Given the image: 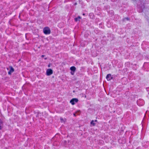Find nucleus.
Listing matches in <instances>:
<instances>
[{"label": "nucleus", "instance_id": "nucleus-12", "mask_svg": "<svg viewBox=\"0 0 149 149\" xmlns=\"http://www.w3.org/2000/svg\"><path fill=\"white\" fill-rule=\"evenodd\" d=\"M91 124L92 125H93V126H95V123L94 121V120H92L91 121Z\"/></svg>", "mask_w": 149, "mask_h": 149}, {"label": "nucleus", "instance_id": "nucleus-4", "mask_svg": "<svg viewBox=\"0 0 149 149\" xmlns=\"http://www.w3.org/2000/svg\"><path fill=\"white\" fill-rule=\"evenodd\" d=\"M137 103L139 106H141L144 104V102L143 100H140L137 101Z\"/></svg>", "mask_w": 149, "mask_h": 149}, {"label": "nucleus", "instance_id": "nucleus-14", "mask_svg": "<svg viewBox=\"0 0 149 149\" xmlns=\"http://www.w3.org/2000/svg\"><path fill=\"white\" fill-rule=\"evenodd\" d=\"M3 123V121L2 120L0 119V124H2Z\"/></svg>", "mask_w": 149, "mask_h": 149}, {"label": "nucleus", "instance_id": "nucleus-22", "mask_svg": "<svg viewBox=\"0 0 149 149\" xmlns=\"http://www.w3.org/2000/svg\"><path fill=\"white\" fill-rule=\"evenodd\" d=\"M83 15H85V14L83 13Z\"/></svg>", "mask_w": 149, "mask_h": 149}, {"label": "nucleus", "instance_id": "nucleus-9", "mask_svg": "<svg viewBox=\"0 0 149 149\" xmlns=\"http://www.w3.org/2000/svg\"><path fill=\"white\" fill-rule=\"evenodd\" d=\"M144 6L143 5L140 8V9L139 10V6H138V10L139 11V12H141L143 11V9L144 8Z\"/></svg>", "mask_w": 149, "mask_h": 149}, {"label": "nucleus", "instance_id": "nucleus-8", "mask_svg": "<svg viewBox=\"0 0 149 149\" xmlns=\"http://www.w3.org/2000/svg\"><path fill=\"white\" fill-rule=\"evenodd\" d=\"M143 66L144 68L147 67L148 69L146 71H149V63H145Z\"/></svg>", "mask_w": 149, "mask_h": 149}, {"label": "nucleus", "instance_id": "nucleus-15", "mask_svg": "<svg viewBox=\"0 0 149 149\" xmlns=\"http://www.w3.org/2000/svg\"><path fill=\"white\" fill-rule=\"evenodd\" d=\"M50 66V64H49L48 65V67H49Z\"/></svg>", "mask_w": 149, "mask_h": 149}, {"label": "nucleus", "instance_id": "nucleus-18", "mask_svg": "<svg viewBox=\"0 0 149 149\" xmlns=\"http://www.w3.org/2000/svg\"><path fill=\"white\" fill-rule=\"evenodd\" d=\"M74 116H76V114L75 113H74Z\"/></svg>", "mask_w": 149, "mask_h": 149}, {"label": "nucleus", "instance_id": "nucleus-5", "mask_svg": "<svg viewBox=\"0 0 149 149\" xmlns=\"http://www.w3.org/2000/svg\"><path fill=\"white\" fill-rule=\"evenodd\" d=\"M53 73L52 70L50 69H48L46 71V74L48 76L52 74Z\"/></svg>", "mask_w": 149, "mask_h": 149}, {"label": "nucleus", "instance_id": "nucleus-21", "mask_svg": "<svg viewBox=\"0 0 149 149\" xmlns=\"http://www.w3.org/2000/svg\"><path fill=\"white\" fill-rule=\"evenodd\" d=\"M47 59V58H45V60H46Z\"/></svg>", "mask_w": 149, "mask_h": 149}, {"label": "nucleus", "instance_id": "nucleus-11", "mask_svg": "<svg viewBox=\"0 0 149 149\" xmlns=\"http://www.w3.org/2000/svg\"><path fill=\"white\" fill-rule=\"evenodd\" d=\"M89 15L90 16V17L91 18H93L94 15H93V14L91 13L89 14Z\"/></svg>", "mask_w": 149, "mask_h": 149}, {"label": "nucleus", "instance_id": "nucleus-2", "mask_svg": "<svg viewBox=\"0 0 149 149\" xmlns=\"http://www.w3.org/2000/svg\"><path fill=\"white\" fill-rule=\"evenodd\" d=\"M78 101V100L77 99L74 98L71 99L70 101V102L72 104L74 105L75 104V103H77Z\"/></svg>", "mask_w": 149, "mask_h": 149}, {"label": "nucleus", "instance_id": "nucleus-7", "mask_svg": "<svg viewBox=\"0 0 149 149\" xmlns=\"http://www.w3.org/2000/svg\"><path fill=\"white\" fill-rule=\"evenodd\" d=\"M106 78L108 81H110L112 77L111 74H108L107 75Z\"/></svg>", "mask_w": 149, "mask_h": 149}, {"label": "nucleus", "instance_id": "nucleus-19", "mask_svg": "<svg viewBox=\"0 0 149 149\" xmlns=\"http://www.w3.org/2000/svg\"><path fill=\"white\" fill-rule=\"evenodd\" d=\"M119 109H120V110H121H121L120 109H119V108L118 109H117V110L118 111V110H119Z\"/></svg>", "mask_w": 149, "mask_h": 149}, {"label": "nucleus", "instance_id": "nucleus-3", "mask_svg": "<svg viewBox=\"0 0 149 149\" xmlns=\"http://www.w3.org/2000/svg\"><path fill=\"white\" fill-rule=\"evenodd\" d=\"M70 69L71 70L70 72L71 74L72 75H73L76 71V68L74 66H72L70 68Z\"/></svg>", "mask_w": 149, "mask_h": 149}, {"label": "nucleus", "instance_id": "nucleus-16", "mask_svg": "<svg viewBox=\"0 0 149 149\" xmlns=\"http://www.w3.org/2000/svg\"><path fill=\"white\" fill-rule=\"evenodd\" d=\"M44 56H44V55H42L41 56V57H44Z\"/></svg>", "mask_w": 149, "mask_h": 149}, {"label": "nucleus", "instance_id": "nucleus-13", "mask_svg": "<svg viewBox=\"0 0 149 149\" xmlns=\"http://www.w3.org/2000/svg\"><path fill=\"white\" fill-rule=\"evenodd\" d=\"M129 19L128 17H125V18L123 19V20L124 21H125V20H129Z\"/></svg>", "mask_w": 149, "mask_h": 149}, {"label": "nucleus", "instance_id": "nucleus-20", "mask_svg": "<svg viewBox=\"0 0 149 149\" xmlns=\"http://www.w3.org/2000/svg\"><path fill=\"white\" fill-rule=\"evenodd\" d=\"M94 122H97V120H94Z\"/></svg>", "mask_w": 149, "mask_h": 149}, {"label": "nucleus", "instance_id": "nucleus-1", "mask_svg": "<svg viewBox=\"0 0 149 149\" xmlns=\"http://www.w3.org/2000/svg\"><path fill=\"white\" fill-rule=\"evenodd\" d=\"M43 33L46 35L49 34L51 33L50 28L48 27H45L43 29Z\"/></svg>", "mask_w": 149, "mask_h": 149}, {"label": "nucleus", "instance_id": "nucleus-10", "mask_svg": "<svg viewBox=\"0 0 149 149\" xmlns=\"http://www.w3.org/2000/svg\"><path fill=\"white\" fill-rule=\"evenodd\" d=\"M81 19V17L80 16H79L78 17L75 18L74 19V20L75 22H77L78 21H79V19Z\"/></svg>", "mask_w": 149, "mask_h": 149}, {"label": "nucleus", "instance_id": "nucleus-17", "mask_svg": "<svg viewBox=\"0 0 149 149\" xmlns=\"http://www.w3.org/2000/svg\"><path fill=\"white\" fill-rule=\"evenodd\" d=\"M77 4V3H74V5H75V6Z\"/></svg>", "mask_w": 149, "mask_h": 149}, {"label": "nucleus", "instance_id": "nucleus-6", "mask_svg": "<svg viewBox=\"0 0 149 149\" xmlns=\"http://www.w3.org/2000/svg\"><path fill=\"white\" fill-rule=\"evenodd\" d=\"M9 67L10 68V70L8 72V74L9 75H11L12 73L14 71V70L13 67L11 66H10Z\"/></svg>", "mask_w": 149, "mask_h": 149}]
</instances>
